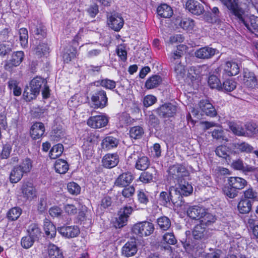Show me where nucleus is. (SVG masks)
I'll return each mask as SVG.
<instances>
[{
    "label": "nucleus",
    "mask_w": 258,
    "mask_h": 258,
    "mask_svg": "<svg viewBox=\"0 0 258 258\" xmlns=\"http://www.w3.org/2000/svg\"><path fill=\"white\" fill-rule=\"evenodd\" d=\"M157 223L159 227L163 230H167L171 226L170 219L165 216L159 218L157 220Z\"/></svg>",
    "instance_id": "nucleus-51"
},
{
    "label": "nucleus",
    "mask_w": 258,
    "mask_h": 258,
    "mask_svg": "<svg viewBox=\"0 0 258 258\" xmlns=\"http://www.w3.org/2000/svg\"><path fill=\"white\" fill-rule=\"evenodd\" d=\"M224 194L228 197L233 199L238 195V190L228 184L223 189Z\"/></svg>",
    "instance_id": "nucleus-55"
},
{
    "label": "nucleus",
    "mask_w": 258,
    "mask_h": 258,
    "mask_svg": "<svg viewBox=\"0 0 258 258\" xmlns=\"http://www.w3.org/2000/svg\"><path fill=\"white\" fill-rule=\"evenodd\" d=\"M137 199L139 203L145 207L149 202L148 192L143 189L137 191Z\"/></svg>",
    "instance_id": "nucleus-42"
},
{
    "label": "nucleus",
    "mask_w": 258,
    "mask_h": 258,
    "mask_svg": "<svg viewBox=\"0 0 258 258\" xmlns=\"http://www.w3.org/2000/svg\"><path fill=\"white\" fill-rule=\"evenodd\" d=\"M68 192L73 195H78L80 193L81 187L75 182H69L67 184Z\"/></svg>",
    "instance_id": "nucleus-53"
},
{
    "label": "nucleus",
    "mask_w": 258,
    "mask_h": 258,
    "mask_svg": "<svg viewBox=\"0 0 258 258\" xmlns=\"http://www.w3.org/2000/svg\"><path fill=\"white\" fill-rule=\"evenodd\" d=\"M47 253L49 258H63V254L61 249L51 243L48 247Z\"/></svg>",
    "instance_id": "nucleus-34"
},
{
    "label": "nucleus",
    "mask_w": 258,
    "mask_h": 258,
    "mask_svg": "<svg viewBox=\"0 0 258 258\" xmlns=\"http://www.w3.org/2000/svg\"><path fill=\"white\" fill-rule=\"evenodd\" d=\"M144 133L143 128L140 126H135L131 128L130 135L131 138L134 139H140Z\"/></svg>",
    "instance_id": "nucleus-48"
},
{
    "label": "nucleus",
    "mask_w": 258,
    "mask_h": 258,
    "mask_svg": "<svg viewBox=\"0 0 258 258\" xmlns=\"http://www.w3.org/2000/svg\"><path fill=\"white\" fill-rule=\"evenodd\" d=\"M162 81L160 76L158 75L152 76L147 80L145 84L146 87L148 89L157 87L160 84Z\"/></svg>",
    "instance_id": "nucleus-37"
},
{
    "label": "nucleus",
    "mask_w": 258,
    "mask_h": 258,
    "mask_svg": "<svg viewBox=\"0 0 258 258\" xmlns=\"http://www.w3.org/2000/svg\"><path fill=\"white\" fill-rule=\"evenodd\" d=\"M54 168L56 172L64 174L69 169V165L64 160L58 159L55 161Z\"/></svg>",
    "instance_id": "nucleus-38"
},
{
    "label": "nucleus",
    "mask_w": 258,
    "mask_h": 258,
    "mask_svg": "<svg viewBox=\"0 0 258 258\" xmlns=\"http://www.w3.org/2000/svg\"><path fill=\"white\" fill-rule=\"evenodd\" d=\"M216 220V217L212 214L208 213L207 210L206 209L205 213L202 215L200 220V225H201L203 227L204 226H208L215 222Z\"/></svg>",
    "instance_id": "nucleus-32"
},
{
    "label": "nucleus",
    "mask_w": 258,
    "mask_h": 258,
    "mask_svg": "<svg viewBox=\"0 0 258 258\" xmlns=\"http://www.w3.org/2000/svg\"><path fill=\"white\" fill-rule=\"evenodd\" d=\"M215 152L218 156L226 159L229 151L228 148L226 146H219L216 148Z\"/></svg>",
    "instance_id": "nucleus-56"
},
{
    "label": "nucleus",
    "mask_w": 258,
    "mask_h": 258,
    "mask_svg": "<svg viewBox=\"0 0 258 258\" xmlns=\"http://www.w3.org/2000/svg\"><path fill=\"white\" fill-rule=\"evenodd\" d=\"M12 149L11 145L8 144L4 145L0 154V157L3 159H8L10 157Z\"/></svg>",
    "instance_id": "nucleus-59"
},
{
    "label": "nucleus",
    "mask_w": 258,
    "mask_h": 258,
    "mask_svg": "<svg viewBox=\"0 0 258 258\" xmlns=\"http://www.w3.org/2000/svg\"><path fill=\"white\" fill-rule=\"evenodd\" d=\"M243 83L249 88H254L257 85V79L253 73L249 72L248 70H244Z\"/></svg>",
    "instance_id": "nucleus-17"
},
{
    "label": "nucleus",
    "mask_w": 258,
    "mask_h": 258,
    "mask_svg": "<svg viewBox=\"0 0 258 258\" xmlns=\"http://www.w3.org/2000/svg\"><path fill=\"white\" fill-rule=\"evenodd\" d=\"M229 125L231 131L235 135L238 136L245 135L244 130L239 125L234 123L230 122Z\"/></svg>",
    "instance_id": "nucleus-54"
},
{
    "label": "nucleus",
    "mask_w": 258,
    "mask_h": 258,
    "mask_svg": "<svg viewBox=\"0 0 258 258\" xmlns=\"http://www.w3.org/2000/svg\"><path fill=\"white\" fill-rule=\"evenodd\" d=\"M43 229L48 239L51 240L55 236L56 228L53 223L47 218L44 219L43 221Z\"/></svg>",
    "instance_id": "nucleus-24"
},
{
    "label": "nucleus",
    "mask_w": 258,
    "mask_h": 258,
    "mask_svg": "<svg viewBox=\"0 0 258 258\" xmlns=\"http://www.w3.org/2000/svg\"><path fill=\"white\" fill-rule=\"evenodd\" d=\"M176 111V106L171 103L164 104L157 109V113L159 116L164 118L173 116Z\"/></svg>",
    "instance_id": "nucleus-12"
},
{
    "label": "nucleus",
    "mask_w": 258,
    "mask_h": 258,
    "mask_svg": "<svg viewBox=\"0 0 258 258\" xmlns=\"http://www.w3.org/2000/svg\"><path fill=\"white\" fill-rule=\"evenodd\" d=\"M30 32L33 34L36 39H39L46 35L43 26L37 21L32 22L29 25Z\"/></svg>",
    "instance_id": "nucleus-14"
},
{
    "label": "nucleus",
    "mask_w": 258,
    "mask_h": 258,
    "mask_svg": "<svg viewBox=\"0 0 258 258\" xmlns=\"http://www.w3.org/2000/svg\"><path fill=\"white\" fill-rule=\"evenodd\" d=\"M156 101L157 99L154 96L149 95L144 97L143 103L144 106L147 107L154 104Z\"/></svg>",
    "instance_id": "nucleus-64"
},
{
    "label": "nucleus",
    "mask_w": 258,
    "mask_h": 258,
    "mask_svg": "<svg viewBox=\"0 0 258 258\" xmlns=\"http://www.w3.org/2000/svg\"><path fill=\"white\" fill-rule=\"evenodd\" d=\"M23 197L27 200H32L36 197L35 187L31 183H24L21 187Z\"/></svg>",
    "instance_id": "nucleus-21"
},
{
    "label": "nucleus",
    "mask_w": 258,
    "mask_h": 258,
    "mask_svg": "<svg viewBox=\"0 0 258 258\" xmlns=\"http://www.w3.org/2000/svg\"><path fill=\"white\" fill-rule=\"evenodd\" d=\"M231 166L235 170L243 171H251L252 169L251 167L245 165L240 159L234 160L231 164Z\"/></svg>",
    "instance_id": "nucleus-41"
},
{
    "label": "nucleus",
    "mask_w": 258,
    "mask_h": 258,
    "mask_svg": "<svg viewBox=\"0 0 258 258\" xmlns=\"http://www.w3.org/2000/svg\"><path fill=\"white\" fill-rule=\"evenodd\" d=\"M230 12L249 31L252 33L258 32V17L253 15L245 16L244 11L238 5Z\"/></svg>",
    "instance_id": "nucleus-1"
},
{
    "label": "nucleus",
    "mask_w": 258,
    "mask_h": 258,
    "mask_svg": "<svg viewBox=\"0 0 258 258\" xmlns=\"http://www.w3.org/2000/svg\"><path fill=\"white\" fill-rule=\"evenodd\" d=\"M128 217L119 213V216L116 219V223L115 224V227L117 228H120L126 225Z\"/></svg>",
    "instance_id": "nucleus-61"
},
{
    "label": "nucleus",
    "mask_w": 258,
    "mask_h": 258,
    "mask_svg": "<svg viewBox=\"0 0 258 258\" xmlns=\"http://www.w3.org/2000/svg\"><path fill=\"white\" fill-rule=\"evenodd\" d=\"M65 135L64 130L61 127H56L50 133V139L54 141L58 142L64 138Z\"/></svg>",
    "instance_id": "nucleus-36"
},
{
    "label": "nucleus",
    "mask_w": 258,
    "mask_h": 258,
    "mask_svg": "<svg viewBox=\"0 0 258 258\" xmlns=\"http://www.w3.org/2000/svg\"><path fill=\"white\" fill-rule=\"evenodd\" d=\"M19 38L22 47L24 48L27 47L28 41V33L27 29L22 28L19 30Z\"/></svg>",
    "instance_id": "nucleus-49"
},
{
    "label": "nucleus",
    "mask_w": 258,
    "mask_h": 258,
    "mask_svg": "<svg viewBox=\"0 0 258 258\" xmlns=\"http://www.w3.org/2000/svg\"><path fill=\"white\" fill-rule=\"evenodd\" d=\"M27 234L28 237H24L21 242H36L40 240L42 233L38 225L35 223L31 224L28 227Z\"/></svg>",
    "instance_id": "nucleus-7"
},
{
    "label": "nucleus",
    "mask_w": 258,
    "mask_h": 258,
    "mask_svg": "<svg viewBox=\"0 0 258 258\" xmlns=\"http://www.w3.org/2000/svg\"><path fill=\"white\" fill-rule=\"evenodd\" d=\"M100 84L102 87L109 90L115 88L116 85L114 81L108 79L101 80L100 81Z\"/></svg>",
    "instance_id": "nucleus-58"
},
{
    "label": "nucleus",
    "mask_w": 258,
    "mask_h": 258,
    "mask_svg": "<svg viewBox=\"0 0 258 258\" xmlns=\"http://www.w3.org/2000/svg\"><path fill=\"white\" fill-rule=\"evenodd\" d=\"M238 210L241 214L249 213L251 209V203L246 199L241 200L238 204Z\"/></svg>",
    "instance_id": "nucleus-39"
},
{
    "label": "nucleus",
    "mask_w": 258,
    "mask_h": 258,
    "mask_svg": "<svg viewBox=\"0 0 258 258\" xmlns=\"http://www.w3.org/2000/svg\"><path fill=\"white\" fill-rule=\"evenodd\" d=\"M206 228L201 225L197 224L192 231V236L196 240L201 239L205 235Z\"/></svg>",
    "instance_id": "nucleus-46"
},
{
    "label": "nucleus",
    "mask_w": 258,
    "mask_h": 258,
    "mask_svg": "<svg viewBox=\"0 0 258 258\" xmlns=\"http://www.w3.org/2000/svg\"><path fill=\"white\" fill-rule=\"evenodd\" d=\"M118 144V140L115 137L107 136L103 139L101 143L102 149L109 150L116 147Z\"/></svg>",
    "instance_id": "nucleus-27"
},
{
    "label": "nucleus",
    "mask_w": 258,
    "mask_h": 258,
    "mask_svg": "<svg viewBox=\"0 0 258 258\" xmlns=\"http://www.w3.org/2000/svg\"><path fill=\"white\" fill-rule=\"evenodd\" d=\"M13 46L9 44H0V55L4 56L12 51Z\"/></svg>",
    "instance_id": "nucleus-60"
},
{
    "label": "nucleus",
    "mask_w": 258,
    "mask_h": 258,
    "mask_svg": "<svg viewBox=\"0 0 258 258\" xmlns=\"http://www.w3.org/2000/svg\"><path fill=\"white\" fill-rule=\"evenodd\" d=\"M157 171L154 168H151L149 171L141 173L139 177V180L143 183H147L153 181L154 176Z\"/></svg>",
    "instance_id": "nucleus-35"
},
{
    "label": "nucleus",
    "mask_w": 258,
    "mask_h": 258,
    "mask_svg": "<svg viewBox=\"0 0 258 258\" xmlns=\"http://www.w3.org/2000/svg\"><path fill=\"white\" fill-rule=\"evenodd\" d=\"M216 75H211L209 76L208 79V84L209 86L213 89H216L220 90L222 88V84L220 79Z\"/></svg>",
    "instance_id": "nucleus-43"
},
{
    "label": "nucleus",
    "mask_w": 258,
    "mask_h": 258,
    "mask_svg": "<svg viewBox=\"0 0 258 258\" xmlns=\"http://www.w3.org/2000/svg\"><path fill=\"white\" fill-rule=\"evenodd\" d=\"M108 122V119L106 116L99 115L90 117L87 123L91 128H100L105 126Z\"/></svg>",
    "instance_id": "nucleus-10"
},
{
    "label": "nucleus",
    "mask_w": 258,
    "mask_h": 258,
    "mask_svg": "<svg viewBox=\"0 0 258 258\" xmlns=\"http://www.w3.org/2000/svg\"><path fill=\"white\" fill-rule=\"evenodd\" d=\"M185 48V46L184 45H179L177 46V49L171 54L170 61L175 63L174 72L178 80L183 79L185 75V67L178 60L182 55V51Z\"/></svg>",
    "instance_id": "nucleus-2"
},
{
    "label": "nucleus",
    "mask_w": 258,
    "mask_h": 258,
    "mask_svg": "<svg viewBox=\"0 0 258 258\" xmlns=\"http://www.w3.org/2000/svg\"><path fill=\"white\" fill-rule=\"evenodd\" d=\"M34 47H33V52L38 57H41L42 55H45L48 52L49 48L47 45L44 43H40L36 40L35 43L33 42Z\"/></svg>",
    "instance_id": "nucleus-29"
},
{
    "label": "nucleus",
    "mask_w": 258,
    "mask_h": 258,
    "mask_svg": "<svg viewBox=\"0 0 258 258\" xmlns=\"http://www.w3.org/2000/svg\"><path fill=\"white\" fill-rule=\"evenodd\" d=\"M217 51L216 49L206 46L197 50L195 54L199 58L208 59L214 56Z\"/></svg>",
    "instance_id": "nucleus-19"
},
{
    "label": "nucleus",
    "mask_w": 258,
    "mask_h": 258,
    "mask_svg": "<svg viewBox=\"0 0 258 258\" xmlns=\"http://www.w3.org/2000/svg\"><path fill=\"white\" fill-rule=\"evenodd\" d=\"M206 209L198 206L190 207L187 210V215L191 219L200 220L205 213Z\"/></svg>",
    "instance_id": "nucleus-22"
},
{
    "label": "nucleus",
    "mask_w": 258,
    "mask_h": 258,
    "mask_svg": "<svg viewBox=\"0 0 258 258\" xmlns=\"http://www.w3.org/2000/svg\"><path fill=\"white\" fill-rule=\"evenodd\" d=\"M186 179H183L176 183L178 185L177 188L180 194L185 196H189L193 191L192 185L186 181Z\"/></svg>",
    "instance_id": "nucleus-26"
},
{
    "label": "nucleus",
    "mask_w": 258,
    "mask_h": 258,
    "mask_svg": "<svg viewBox=\"0 0 258 258\" xmlns=\"http://www.w3.org/2000/svg\"><path fill=\"white\" fill-rule=\"evenodd\" d=\"M240 69L238 64L233 60H228L225 62L221 68H217L214 73L220 76L222 73V77L226 76H233L239 73Z\"/></svg>",
    "instance_id": "nucleus-5"
},
{
    "label": "nucleus",
    "mask_w": 258,
    "mask_h": 258,
    "mask_svg": "<svg viewBox=\"0 0 258 258\" xmlns=\"http://www.w3.org/2000/svg\"><path fill=\"white\" fill-rule=\"evenodd\" d=\"M18 83L16 80H11L8 82V86L13 92L15 96H19L21 94V88L18 86Z\"/></svg>",
    "instance_id": "nucleus-50"
},
{
    "label": "nucleus",
    "mask_w": 258,
    "mask_h": 258,
    "mask_svg": "<svg viewBox=\"0 0 258 258\" xmlns=\"http://www.w3.org/2000/svg\"><path fill=\"white\" fill-rule=\"evenodd\" d=\"M58 231L62 236L68 238L76 237L80 233V229L77 226H62Z\"/></svg>",
    "instance_id": "nucleus-18"
},
{
    "label": "nucleus",
    "mask_w": 258,
    "mask_h": 258,
    "mask_svg": "<svg viewBox=\"0 0 258 258\" xmlns=\"http://www.w3.org/2000/svg\"><path fill=\"white\" fill-rule=\"evenodd\" d=\"M157 13L161 17L168 18L172 16L173 12L169 6L164 4L158 7Z\"/></svg>",
    "instance_id": "nucleus-31"
},
{
    "label": "nucleus",
    "mask_w": 258,
    "mask_h": 258,
    "mask_svg": "<svg viewBox=\"0 0 258 258\" xmlns=\"http://www.w3.org/2000/svg\"><path fill=\"white\" fill-rule=\"evenodd\" d=\"M119 162V156L117 153H108L104 155L102 159V165L107 168L116 166Z\"/></svg>",
    "instance_id": "nucleus-15"
},
{
    "label": "nucleus",
    "mask_w": 258,
    "mask_h": 258,
    "mask_svg": "<svg viewBox=\"0 0 258 258\" xmlns=\"http://www.w3.org/2000/svg\"><path fill=\"white\" fill-rule=\"evenodd\" d=\"M195 25L194 21L190 18H183L180 22V27L187 31H192L194 29Z\"/></svg>",
    "instance_id": "nucleus-47"
},
{
    "label": "nucleus",
    "mask_w": 258,
    "mask_h": 258,
    "mask_svg": "<svg viewBox=\"0 0 258 258\" xmlns=\"http://www.w3.org/2000/svg\"><path fill=\"white\" fill-rule=\"evenodd\" d=\"M91 101L95 108L105 107L108 101L106 92L102 89L96 91L91 96Z\"/></svg>",
    "instance_id": "nucleus-8"
},
{
    "label": "nucleus",
    "mask_w": 258,
    "mask_h": 258,
    "mask_svg": "<svg viewBox=\"0 0 258 258\" xmlns=\"http://www.w3.org/2000/svg\"><path fill=\"white\" fill-rule=\"evenodd\" d=\"M108 24L112 29L118 31L123 27L124 21L120 16L114 14L109 17Z\"/></svg>",
    "instance_id": "nucleus-20"
},
{
    "label": "nucleus",
    "mask_w": 258,
    "mask_h": 258,
    "mask_svg": "<svg viewBox=\"0 0 258 258\" xmlns=\"http://www.w3.org/2000/svg\"><path fill=\"white\" fill-rule=\"evenodd\" d=\"M168 179L174 183L181 181L183 179L187 178L188 172L185 168L180 165L176 164L170 166L168 171Z\"/></svg>",
    "instance_id": "nucleus-3"
},
{
    "label": "nucleus",
    "mask_w": 258,
    "mask_h": 258,
    "mask_svg": "<svg viewBox=\"0 0 258 258\" xmlns=\"http://www.w3.org/2000/svg\"><path fill=\"white\" fill-rule=\"evenodd\" d=\"M247 182L245 179L239 177H230L228 179V183L230 186L236 188L237 190L244 188Z\"/></svg>",
    "instance_id": "nucleus-25"
},
{
    "label": "nucleus",
    "mask_w": 258,
    "mask_h": 258,
    "mask_svg": "<svg viewBox=\"0 0 258 258\" xmlns=\"http://www.w3.org/2000/svg\"><path fill=\"white\" fill-rule=\"evenodd\" d=\"M43 83V79L38 77L31 81L29 87H27L24 92V96L27 101H30L36 98Z\"/></svg>",
    "instance_id": "nucleus-4"
},
{
    "label": "nucleus",
    "mask_w": 258,
    "mask_h": 258,
    "mask_svg": "<svg viewBox=\"0 0 258 258\" xmlns=\"http://www.w3.org/2000/svg\"><path fill=\"white\" fill-rule=\"evenodd\" d=\"M199 106L202 112L210 117H214L217 115V111L213 104L208 100H201L199 103Z\"/></svg>",
    "instance_id": "nucleus-13"
},
{
    "label": "nucleus",
    "mask_w": 258,
    "mask_h": 258,
    "mask_svg": "<svg viewBox=\"0 0 258 258\" xmlns=\"http://www.w3.org/2000/svg\"><path fill=\"white\" fill-rule=\"evenodd\" d=\"M76 50L74 48L73 50L66 51L63 54V58L65 62H68L76 57Z\"/></svg>",
    "instance_id": "nucleus-62"
},
{
    "label": "nucleus",
    "mask_w": 258,
    "mask_h": 258,
    "mask_svg": "<svg viewBox=\"0 0 258 258\" xmlns=\"http://www.w3.org/2000/svg\"><path fill=\"white\" fill-rule=\"evenodd\" d=\"M244 196L246 200L251 199L254 201L258 199V194L251 187H249L244 191Z\"/></svg>",
    "instance_id": "nucleus-57"
},
{
    "label": "nucleus",
    "mask_w": 258,
    "mask_h": 258,
    "mask_svg": "<svg viewBox=\"0 0 258 258\" xmlns=\"http://www.w3.org/2000/svg\"><path fill=\"white\" fill-rule=\"evenodd\" d=\"M45 127L41 122H35L31 126L30 135L32 139L34 140L40 139L44 134Z\"/></svg>",
    "instance_id": "nucleus-23"
},
{
    "label": "nucleus",
    "mask_w": 258,
    "mask_h": 258,
    "mask_svg": "<svg viewBox=\"0 0 258 258\" xmlns=\"http://www.w3.org/2000/svg\"><path fill=\"white\" fill-rule=\"evenodd\" d=\"M185 8L194 15H200L204 12L203 5L195 0H188L186 3Z\"/></svg>",
    "instance_id": "nucleus-16"
},
{
    "label": "nucleus",
    "mask_w": 258,
    "mask_h": 258,
    "mask_svg": "<svg viewBox=\"0 0 258 258\" xmlns=\"http://www.w3.org/2000/svg\"><path fill=\"white\" fill-rule=\"evenodd\" d=\"M236 87V82L232 79H228L225 80L222 85L220 90L225 92H231Z\"/></svg>",
    "instance_id": "nucleus-45"
},
{
    "label": "nucleus",
    "mask_w": 258,
    "mask_h": 258,
    "mask_svg": "<svg viewBox=\"0 0 258 258\" xmlns=\"http://www.w3.org/2000/svg\"><path fill=\"white\" fill-rule=\"evenodd\" d=\"M63 150L62 144H58L53 146L49 152V157L51 159H56L61 155Z\"/></svg>",
    "instance_id": "nucleus-44"
},
{
    "label": "nucleus",
    "mask_w": 258,
    "mask_h": 258,
    "mask_svg": "<svg viewBox=\"0 0 258 258\" xmlns=\"http://www.w3.org/2000/svg\"><path fill=\"white\" fill-rule=\"evenodd\" d=\"M154 230V224L149 221H143L135 224L132 228L133 233L142 238L150 235Z\"/></svg>",
    "instance_id": "nucleus-6"
},
{
    "label": "nucleus",
    "mask_w": 258,
    "mask_h": 258,
    "mask_svg": "<svg viewBox=\"0 0 258 258\" xmlns=\"http://www.w3.org/2000/svg\"><path fill=\"white\" fill-rule=\"evenodd\" d=\"M136 243H125L122 248V253L126 257L134 255L137 252L138 249Z\"/></svg>",
    "instance_id": "nucleus-30"
},
{
    "label": "nucleus",
    "mask_w": 258,
    "mask_h": 258,
    "mask_svg": "<svg viewBox=\"0 0 258 258\" xmlns=\"http://www.w3.org/2000/svg\"><path fill=\"white\" fill-rule=\"evenodd\" d=\"M133 180V176L130 172H125L120 174L115 181L117 186H124L130 184Z\"/></svg>",
    "instance_id": "nucleus-28"
},
{
    "label": "nucleus",
    "mask_w": 258,
    "mask_h": 258,
    "mask_svg": "<svg viewBox=\"0 0 258 258\" xmlns=\"http://www.w3.org/2000/svg\"><path fill=\"white\" fill-rule=\"evenodd\" d=\"M19 169L24 173H27L30 172L32 168V161L29 158L23 159L19 165H17Z\"/></svg>",
    "instance_id": "nucleus-40"
},
{
    "label": "nucleus",
    "mask_w": 258,
    "mask_h": 258,
    "mask_svg": "<svg viewBox=\"0 0 258 258\" xmlns=\"http://www.w3.org/2000/svg\"><path fill=\"white\" fill-rule=\"evenodd\" d=\"M64 212L69 215H74L78 212V209L73 204H66L63 207Z\"/></svg>",
    "instance_id": "nucleus-63"
},
{
    "label": "nucleus",
    "mask_w": 258,
    "mask_h": 258,
    "mask_svg": "<svg viewBox=\"0 0 258 258\" xmlns=\"http://www.w3.org/2000/svg\"><path fill=\"white\" fill-rule=\"evenodd\" d=\"M24 56V52L23 51L14 52L12 54L11 58L5 64V69L11 71L14 68L19 66L23 61Z\"/></svg>",
    "instance_id": "nucleus-9"
},
{
    "label": "nucleus",
    "mask_w": 258,
    "mask_h": 258,
    "mask_svg": "<svg viewBox=\"0 0 258 258\" xmlns=\"http://www.w3.org/2000/svg\"><path fill=\"white\" fill-rule=\"evenodd\" d=\"M24 174L19 167L14 166L10 174V182L12 183L18 182L23 177Z\"/></svg>",
    "instance_id": "nucleus-33"
},
{
    "label": "nucleus",
    "mask_w": 258,
    "mask_h": 258,
    "mask_svg": "<svg viewBox=\"0 0 258 258\" xmlns=\"http://www.w3.org/2000/svg\"><path fill=\"white\" fill-rule=\"evenodd\" d=\"M133 159L136 161L135 167L140 170H146L150 165V161L146 156H139L138 152H134L128 157V160Z\"/></svg>",
    "instance_id": "nucleus-11"
},
{
    "label": "nucleus",
    "mask_w": 258,
    "mask_h": 258,
    "mask_svg": "<svg viewBox=\"0 0 258 258\" xmlns=\"http://www.w3.org/2000/svg\"><path fill=\"white\" fill-rule=\"evenodd\" d=\"M21 213L22 210L20 208L15 207L9 210L7 214V217L9 220L14 221L20 217Z\"/></svg>",
    "instance_id": "nucleus-52"
}]
</instances>
